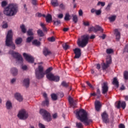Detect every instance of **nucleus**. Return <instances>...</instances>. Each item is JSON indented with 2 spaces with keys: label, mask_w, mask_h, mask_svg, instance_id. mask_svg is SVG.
<instances>
[{
  "label": "nucleus",
  "mask_w": 128,
  "mask_h": 128,
  "mask_svg": "<svg viewBox=\"0 0 128 128\" xmlns=\"http://www.w3.org/2000/svg\"><path fill=\"white\" fill-rule=\"evenodd\" d=\"M76 114L78 120H80L82 122H84L85 126H89L90 122H92V120L88 118V112L84 109H80L77 111Z\"/></svg>",
  "instance_id": "nucleus-1"
},
{
  "label": "nucleus",
  "mask_w": 128,
  "mask_h": 128,
  "mask_svg": "<svg viewBox=\"0 0 128 128\" xmlns=\"http://www.w3.org/2000/svg\"><path fill=\"white\" fill-rule=\"evenodd\" d=\"M18 12V6L14 4H9L6 8H4V14L7 16H14Z\"/></svg>",
  "instance_id": "nucleus-2"
},
{
  "label": "nucleus",
  "mask_w": 128,
  "mask_h": 128,
  "mask_svg": "<svg viewBox=\"0 0 128 128\" xmlns=\"http://www.w3.org/2000/svg\"><path fill=\"white\" fill-rule=\"evenodd\" d=\"M52 70V67H50L47 68L45 72H44V66H38V68L35 70V74L36 78L38 80H40L44 76V74H50V72Z\"/></svg>",
  "instance_id": "nucleus-3"
},
{
  "label": "nucleus",
  "mask_w": 128,
  "mask_h": 128,
  "mask_svg": "<svg viewBox=\"0 0 128 128\" xmlns=\"http://www.w3.org/2000/svg\"><path fill=\"white\" fill-rule=\"evenodd\" d=\"M5 42L6 46L11 48L12 50H16V45L12 42V30L8 31Z\"/></svg>",
  "instance_id": "nucleus-4"
},
{
  "label": "nucleus",
  "mask_w": 128,
  "mask_h": 128,
  "mask_svg": "<svg viewBox=\"0 0 128 128\" xmlns=\"http://www.w3.org/2000/svg\"><path fill=\"white\" fill-rule=\"evenodd\" d=\"M90 37L88 35H83L80 38H78L77 40V44L80 48H84L88 44V40Z\"/></svg>",
  "instance_id": "nucleus-5"
},
{
  "label": "nucleus",
  "mask_w": 128,
  "mask_h": 128,
  "mask_svg": "<svg viewBox=\"0 0 128 128\" xmlns=\"http://www.w3.org/2000/svg\"><path fill=\"white\" fill-rule=\"evenodd\" d=\"M40 114L43 116L44 120H46V122H48L52 120V116L50 115V113L48 112L46 110L40 109Z\"/></svg>",
  "instance_id": "nucleus-6"
},
{
  "label": "nucleus",
  "mask_w": 128,
  "mask_h": 128,
  "mask_svg": "<svg viewBox=\"0 0 128 128\" xmlns=\"http://www.w3.org/2000/svg\"><path fill=\"white\" fill-rule=\"evenodd\" d=\"M18 116L20 120H24L28 118V112L24 109L20 110L18 114Z\"/></svg>",
  "instance_id": "nucleus-7"
},
{
  "label": "nucleus",
  "mask_w": 128,
  "mask_h": 128,
  "mask_svg": "<svg viewBox=\"0 0 128 128\" xmlns=\"http://www.w3.org/2000/svg\"><path fill=\"white\" fill-rule=\"evenodd\" d=\"M9 54H12L14 58H16V60L20 62V64H23L24 62V59L22 58V55L20 54L18 52H14L12 50H10L9 52Z\"/></svg>",
  "instance_id": "nucleus-8"
},
{
  "label": "nucleus",
  "mask_w": 128,
  "mask_h": 128,
  "mask_svg": "<svg viewBox=\"0 0 128 128\" xmlns=\"http://www.w3.org/2000/svg\"><path fill=\"white\" fill-rule=\"evenodd\" d=\"M46 78L48 80L51 82H60V76H54L52 73H49L46 74Z\"/></svg>",
  "instance_id": "nucleus-9"
},
{
  "label": "nucleus",
  "mask_w": 128,
  "mask_h": 128,
  "mask_svg": "<svg viewBox=\"0 0 128 128\" xmlns=\"http://www.w3.org/2000/svg\"><path fill=\"white\" fill-rule=\"evenodd\" d=\"M23 56L28 62H30V64H34V58L32 56L26 54V53H24Z\"/></svg>",
  "instance_id": "nucleus-10"
},
{
  "label": "nucleus",
  "mask_w": 128,
  "mask_h": 128,
  "mask_svg": "<svg viewBox=\"0 0 128 128\" xmlns=\"http://www.w3.org/2000/svg\"><path fill=\"white\" fill-rule=\"evenodd\" d=\"M23 56L28 62H30V64H34V58L32 56L26 54V53H24Z\"/></svg>",
  "instance_id": "nucleus-11"
},
{
  "label": "nucleus",
  "mask_w": 128,
  "mask_h": 128,
  "mask_svg": "<svg viewBox=\"0 0 128 128\" xmlns=\"http://www.w3.org/2000/svg\"><path fill=\"white\" fill-rule=\"evenodd\" d=\"M102 94H107L108 92V86L107 82H104L102 84Z\"/></svg>",
  "instance_id": "nucleus-12"
},
{
  "label": "nucleus",
  "mask_w": 128,
  "mask_h": 128,
  "mask_svg": "<svg viewBox=\"0 0 128 128\" xmlns=\"http://www.w3.org/2000/svg\"><path fill=\"white\" fill-rule=\"evenodd\" d=\"M101 116L102 118V120L104 124H108L110 122V119H108V114L106 112L104 111L103 112Z\"/></svg>",
  "instance_id": "nucleus-13"
},
{
  "label": "nucleus",
  "mask_w": 128,
  "mask_h": 128,
  "mask_svg": "<svg viewBox=\"0 0 128 128\" xmlns=\"http://www.w3.org/2000/svg\"><path fill=\"white\" fill-rule=\"evenodd\" d=\"M74 52L75 54L74 58H80V56H82V50L80 48H76L74 50Z\"/></svg>",
  "instance_id": "nucleus-14"
},
{
  "label": "nucleus",
  "mask_w": 128,
  "mask_h": 128,
  "mask_svg": "<svg viewBox=\"0 0 128 128\" xmlns=\"http://www.w3.org/2000/svg\"><path fill=\"white\" fill-rule=\"evenodd\" d=\"M43 96L45 100L42 102L43 106H48V104H50V101L48 100V94H46V93H44Z\"/></svg>",
  "instance_id": "nucleus-15"
},
{
  "label": "nucleus",
  "mask_w": 128,
  "mask_h": 128,
  "mask_svg": "<svg viewBox=\"0 0 128 128\" xmlns=\"http://www.w3.org/2000/svg\"><path fill=\"white\" fill-rule=\"evenodd\" d=\"M126 102H122L120 101H118L116 105L117 108H122L123 110H124L126 108Z\"/></svg>",
  "instance_id": "nucleus-16"
},
{
  "label": "nucleus",
  "mask_w": 128,
  "mask_h": 128,
  "mask_svg": "<svg viewBox=\"0 0 128 128\" xmlns=\"http://www.w3.org/2000/svg\"><path fill=\"white\" fill-rule=\"evenodd\" d=\"M102 108V104H100V102L98 100L95 101V108L97 112H100V110Z\"/></svg>",
  "instance_id": "nucleus-17"
},
{
  "label": "nucleus",
  "mask_w": 128,
  "mask_h": 128,
  "mask_svg": "<svg viewBox=\"0 0 128 128\" xmlns=\"http://www.w3.org/2000/svg\"><path fill=\"white\" fill-rule=\"evenodd\" d=\"M68 101H69V103L70 104L71 106H72L73 108H76V102L74 101V99L72 97L70 96L68 98Z\"/></svg>",
  "instance_id": "nucleus-18"
},
{
  "label": "nucleus",
  "mask_w": 128,
  "mask_h": 128,
  "mask_svg": "<svg viewBox=\"0 0 128 128\" xmlns=\"http://www.w3.org/2000/svg\"><path fill=\"white\" fill-rule=\"evenodd\" d=\"M114 32V34H116V40H120V32H118V29H115Z\"/></svg>",
  "instance_id": "nucleus-19"
},
{
  "label": "nucleus",
  "mask_w": 128,
  "mask_h": 128,
  "mask_svg": "<svg viewBox=\"0 0 128 128\" xmlns=\"http://www.w3.org/2000/svg\"><path fill=\"white\" fill-rule=\"evenodd\" d=\"M10 72L14 76H18V69L16 68H12L10 70Z\"/></svg>",
  "instance_id": "nucleus-20"
},
{
  "label": "nucleus",
  "mask_w": 128,
  "mask_h": 128,
  "mask_svg": "<svg viewBox=\"0 0 128 128\" xmlns=\"http://www.w3.org/2000/svg\"><path fill=\"white\" fill-rule=\"evenodd\" d=\"M23 84L26 88L30 86V78H26L24 80Z\"/></svg>",
  "instance_id": "nucleus-21"
},
{
  "label": "nucleus",
  "mask_w": 128,
  "mask_h": 128,
  "mask_svg": "<svg viewBox=\"0 0 128 128\" xmlns=\"http://www.w3.org/2000/svg\"><path fill=\"white\" fill-rule=\"evenodd\" d=\"M43 54L45 56H50V54H52V52L48 50V49L46 48H44L43 50Z\"/></svg>",
  "instance_id": "nucleus-22"
},
{
  "label": "nucleus",
  "mask_w": 128,
  "mask_h": 128,
  "mask_svg": "<svg viewBox=\"0 0 128 128\" xmlns=\"http://www.w3.org/2000/svg\"><path fill=\"white\" fill-rule=\"evenodd\" d=\"M15 98L18 102H22L23 98L22 95L19 93H16L14 95Z\"/></svg>",
  "instance_id": "nucleus-23"
},
{
  "label": "nucleus",
  "mask_w": 128,
  "mask_h": 128,
  "mask_svg": "<svg viewBox=\"0 0 128 128\" xmlns=\"http://www.w3.org/2000/svg\"><path fill=\"white\" fill-rule=\"evenodd\" d=\"M112 84L114 86H116L117 88H118L120 84H119L118 80V78H116V77H115L113 78V81L112 82Z\"/></svg>",
  "instance_id": "nucleus-24"
},
{
  "label": "nucleus",
  "mask_w": 128,
  "mask_h": 128,
  "mask_svg": "<svg viewBox=\"0 0 128 128\" xmlns=\"http://www.w3.org/2000/svg\"><path fill=\"white\" fill-rule=\"evenodd\" d=\"M6 106L7 110H12V104L10 101L8 100L6 104Z\"/></svg>",
  "instance_id": "nucleus-25"
},
{
  "label": "nucleus",
  "mask_w": 128,
  "mask_h": 128,
  "mask_svg": "<svg viewBox=\"0 0 128 128\" xmlns=\"http://www.w3.org/2000/svg\"><path fill=\"white\" fill-rule=\"evenodd\" d=\"M51 4L54 8H56V6H58V0H51Z\"/></svg>",
  "instance_id": "nucleus-26"
},
{
  "label": "nucleus",
  "mask_w": 128,
  "mask_h": 128,
  "mask_svg": "<svg viewBox=\"0 0 128 128\" xmlns=\"http://www.w3.org/2000/svg\"><path fill=\"white\" fill-rule=\"evenodd\" d=\"M95 28L96 32H104V29H102V28L98 25H96L95 26Z\"/></svg>",
  "instance_id": "nucleus-27"
},
{
  "label": "nucleus",
  "mask_w": 128,
  "mask_h": 128,
  "mask_svg": "<svg viewBox=\"0 0 128 128\" xmlns=\"http://www.w3.org/2000/svg\"><path fill=\"white\" fill-rule=\"evenodd\" d=\"M37 34L38 36L40 38H42V36H44V33L41 30H37Z\"/></svg>",
  "instance_id": "nucleus-28"
},
{
  "label": "nucleus",
  "mask_w": 128,
  "mask_h": 128,
  "mask_svg": "<svg viewBox=\"0 0 128 128\" xmlns=\"http://www.w3.org/2000/svg\"><path fill=\"white\" fill-rule=\"evenodd\" d=\"M52 20V15L48 14L46 16V22H50Z\"/></svg>",
  "instance_id": "nucleus-29"
},
{
  "label": "nucleus",
  "mask_w": 128,
  "mask_h": 128,
  "mask_svg": "<svg viewBox=\"0 0 128 128\" xmlns=\"http://www.w3.org/2000/svg\"><path fill=\"white\" fill-rule=\"evenodd\" d=\"M32 44L36 46H40V42L37 40H34V41L32 42Z\"/></svg>",
  "instance_id": "nucleus-30"
},
{
  "label": "nucleus",
  "mask_w": 128,
  "mask_h": 128,
  "mask_svg": "<svg viewBox=\"0 0 128 128\" xmlns=\"http://www.w3.org/2000/svg\"><path fill=\"white\" fill-rule=\"evenodd\" d=\"M22 42V38H18L15 40L16 44H20Z\"/></svg>",
  "instance_id": "nucleus-31"
},
{
  "label": "nucleus",
  "mask_w": 128,
  "mask_h": 128,
  "mask_svg": "<svg viewBox=\"0 0 128 128\" xmlns=\"http://www.w3.org/2000/svg\"><path fill=\"white\" fill-rule=\"evenodd\" d=\"M70 14L68 13H66L65 14V16L64 18V20H66V22H68V20H70Z\"/></svg>",
  "instance_id": "nucleus-32"
},
{
  "label": "nucleus",
  "mask_w": 128,
  "mask_h": 128,
  "mask_svg": "<svg viewBox=\"0 0 128 128\" xmlns=\"http://www.w3.org/2000/svg\"><path fill=\"white\" fill-rule=\"evenodd\" d=\"M72 20L74 22V23L77 24L78 20V16L76 15L72 14Z\"/></svg>",
  "instance_id": "nucleus-33"
},
{
  "label": "nucleus",
  "mask_w": 128,
  "mask_h": 128,
  "mask_svg": "<svg viewBox=\"0 0 128 128\" xmlns=\"http://www.w3.org/2000/svg\"><path fill=\"white\" fill-rule=\"evenodd\" d=\"M61 86H63V88H68V86H70V84L68 83H66V81H63L62 82V84H61Z\"/></svg>",
  "instance_id": "nucleus-34"
},
{
  "label": "nucleus",
  "mask_w": 128,
  "mask_h": 128,
  "mask_svg": "<svg viewBox=\"0 0 128 128\" xmlns=\"http://www.w3.org/2000/svg\"><path fill=\"white\" fill-rule=\"evenodd\" d=\"M20 28H21L22 32L23 34H26V26L24 24L20 26Z\"/></svg>",
  "instance_id": "nucleus-35"
},
{
  "label": "nucleus",
  "mask_w": 128,
  "mask_h": 128,
  "mask_svg": "<svg viewBox=\"0 0 128 128\" xmlns=\"http://www.w3.org/2000/svg\"><path fill=\"white\" fill-rule=\"evenodd\" d=\"M51 98L52 100H58V96L56 94H51Z\"/></svg>",
  "instance_id": "nucleus-36"
},
{
  "label": "nucleus",
  "mask_w": 128,
  "mask_h": 128,
  "mask_svg": "<svg viewBox=\"0 0 128 128\" xmlns=\"http://www.w3.org/2000/svg\"><path fill=\"white\" fill-rule=\"evenodd\" d=\"M116 16H112L111 17L108 18V20L111 22H114V20H116Z\"/></svg>",
  "instance_id": "nucleus-37"
},
{
  "label": "nucleus",
  "mask_w": 128,
  "mask_h": 128,
  "mask_svg": "<svg viewBox=\"0 0 128 128\" xmlns=\"http://www.w3.org/2000/svg\"><path fill=\"white\" fill-rule=\"evenodd\" d=\"M32 30H33L32 29H28V30L27 32L28 36H34V32H32Z\"/></svg>",
  "instance_id": "nucleus-38"
},
{
  "label": "nucleus",
  "mask_w": 128,
  "mask_h": 128,
  "mask_svg": "<svg viewBox=\"0 0 128 128\" xmlns=\"http://www.w3.org/2000/svg\"><path fill=\"white\" fill-rule=\"evenodd\" d=\"M40 26L42 28L44 32H48V30L46 29V25L44 24V23H40Z\"/></svg>",
  "instance_id": "nucleus-39"
},
{
  "label": "nucleus",
  "mask_w": 128,
  "mask_h": 128,
  "mask_svg": "<svg viewBox=\"0 0 128 128\" xmlns=\"http://www.w3.org/2000/svg\"><path fill=\"white\" fill-rule=\"evenodd\" d=\"M62 48L65 50H68V48H70V46L68 45L66 43H65L62 44Z\"/></svg>",
  "instance_id": "nucleus-40"
},
{
  "label": "nucleus",
  "mask_w": 128,
  "mask_h": 128,
  "mask_svg": "<svg viewBox=\"0 0 128 128\" xmlns=\"http://www.w3.org/2000/svg\"><path fill=\"white\" fill-rule=\"evenodd\" d=\"M124 80H128V71H125L124 72Z\"/></svg>",
  "instance_id": "nucleus-41"
},
{
  "label": "nucleus",
  "mask_w": 128,
  "mask_h": 128,
  "mask_svg": "<svg viewBox=\"0 0 128 128\" xmlns=\"http://www.w3.org/2000/svg\"><path fill=\"white\" fill-rule=\"evenodd\" d=\"M108 66H110V65H108L107 63L106 64L105 63H104L102 65V70H106V68H108Z\"/></svg>",
  "instance_id": "nucleus-42"
},
{
  "label": "nucleus",
  "mask_w": 128,
  "mask_h": 128,
  "mask_svg": "<svg viewBox=\"0 0 128 128\" xmlns=\"http://www.w3.org/2000/svg\"><path fill=\"white\" fill-rule=\"evenodd\" d=\"M106 52L108 54H112V52H114V50L108 48L106 50Z\"/></svg>",
  "instance_id": "nucleus-43"
},
{
  "label": "nucleus",
  "mask_w": 128,
  "mask_h": 128,
  "mask_svg": "<svg viewBox=\"0 0 128 128\" xmlns=\"http://www.w3.org/2000/svg\"><path fill=\"white\" fill-rule=\"evenodd\" d=\"M76 126L78 128H84V126H82V124L80 122L76 123Z\"/></svg>",
  "instance_id": "nucleus-44"
},
{
  "label": "nucleus",
  "mask_w": 128,
  "mask_h": 128,
  "mask_svg": "<svg viewBox=\"0 0 128 128\" xmlns=\"http://www.w3.org/2000/svg\"><path fill=\"white\" fill-rule=\"evenodd\" d=\"M48 42H54L56 41V38H54V36H52L51 38H48Z\"/></svg>",
  "instance_id": "nucleus-45"
},
{
  "label": "nucleus",
  "mask_w": 128,
  "mask_h": 128,
  "mask_svg": "<svg viewBox=\"0 0 128 128\" xmlns=\"http://www.w3.org/2000/svg\"><path fill=\"white\" fill-rule=\"evenodd\" d=\"M32 40H34V36H30L28 37L26 39V42H30Z\"/></svg>",
  "instance_id": "nucleus-46"
},
{
  "label": "nucleus",
  "mask_w": 128,
  "mask_h": 128,
  "mask_svg": "<svg viewBox=\"0 0 128 128\" xmlns=\"http://www.w3.org/2000/svg\"><path fill=\"white\" fill-rule=\"evenodd\" d=\"M112 5V3H109L106 8V10H110Z\"/></svg>",
  "instance_id": "nucleus-47"
},
{
  "label": "nucleus",
  "mask_w": 128,
  "mask_h": 128,
  "mask_svg": "<svg viewBox=\"0 0 128 128\" xmlns=\"http://www.w3.org/2000/svg\"><path fill=\"white\" fill-rule=\"evenodd\" d=\"M7 4H8V2L6 1H2V8H4V6H6Z\"/></svg>",
  "instance_id": "nucleus-48"
},
{
  "label": "nucleus",
  "mask_w": 128,
  "mask_h": 128,
  "mask_svg": "<svg viewBox=\"0 0 128 128\" xmlns=\"http://www.w3.org/2000/svg\"><path fill=\"white\" fill-rule=\"evenodd\" d=\"M96 95H97V98H99L100 97V90L99 88L97 89L96 90Z\"/></svg>",
  "instance_id": "nucleus-49"
},
{
  "label": "nucleus",
  "mask_w": 128,
  "mask_h": 128,
  "mask_svg": "<svg viewBox=\"0 0 128 128\" xmlns=\"http://www.w3.org/2000/svg\"><path fill=\"white\" fill-rule=\"evenodd\" d=\"M98 6L101 5V6H106V2H98Z\"/></svg>",
  "instance_id": "nucleus-50"
},
{
  "label": "nucleus",
  "mask_w": 128,
  "mask_h": 128,
  "mask_svg": "<svg viewBox=\"0 0 128 128\" xmlns=\"http://www.w3.org/2000/svg\"><path fill=\"white\" fill-rule=\"evenodd\" d=\"M106 64L109 66H110V64H112V58H107Z\"/></svg>",
  "instance_id": "nucleus-51"
},
{
  "label": "nucleus",
  "mask_w": 128,
  "mask_h": 128,
  "mask_svg": "<svg viewBox=\"0 0 128 128\" xmlns=\"http://www.w3.org/2000/svg\"><path fill=\"white\" fill-rule=\"evenodd\" d=\"M89 32H96V27H91L89 29Z\"/></svg>",
  "instance_id": "nucleus-52"
},
{
  "label": "nucleus",
  "mask_w": 128,
  "mask_h": 128,
  "mask_svg": "<svg viewBox=\"0 0 128 128\" xmlns=\"http://www.w3.org/2000/svg\"><path fill=\"white\" fill-rule=\"evenodd\" d=\"M54 24L55 26H58V24H60V20L54 21Z\"/></svg>",
  "instance_id": "nucleus-53"
},
{
  "label": "nucleus",
  "mask_w": 128,
  "mask_h": 128,
  "mask_svg": "<svg viewBox=\"0 0 128 128\" xmlns=\"http://www.w3.org/2000/svg\"><path fill=\"white\" fill-rule=\"evenodd\" d=\"M59 8H61V10H64L66 6L64 4H61L59 5Z\"/></svg>",
  "instance_id": "nucleus-54"
},
{
  "label": "nucleus",
  "mask_w": 128,
  "mask_h": 128,
  "mask_svg": "<svg viewBox=\"0 0 128 128\" xmlns=\"http://www.w3.org/2000/svg\"><path fill=\"white\" fill-rule=\"evenodd\" d=\"M32 0V4H33V6H36L38 4V0Z\"/></svg>",
  "instance_id": "nucleus-55"
},
{
  "label": "nucleus",
  "mask_w": 128,
  "mask_h": 128,
  "mask_svg": "<svg viewBox=\"0 0 128 128\" xmlns=\"http://www.w3.org/2000/svg\"><path fill=\"white\" fill-rule=\"evenodd\" d=\"M83 24L85 26H90V23L88 22L83 21Z\"/></svg>",
  "instance_id": "nucleus-56"
},
{
  "label": "nucleus",
  "mask_w": 128,
  "mask_h": 128,
  "mask_svg": "<svg viewBox=\"0 0 128 128\" xmlns=\"http://www.w3.org/2000/svg\"><path fill=\"white\" fill-rule=\"evenodd\" d=\"M86 84L88 86H90V88H94V86L88 81L86 82Z\"/></svg>",
  "instance_id": "nucleus-57"
},
{
  "label": "nucleus",
  "mask_w": 128,
  "mask_h": 128,
  "mask_svg": "<svg viewBox=\"0 0 128 128\" xmlns=\"http://www.w3.org/2000/svg\"><path fill=\"white\" fill-rule=\"evenodd\" d=\"M38 126L40 128H46V126L42 123H39Z\"/></svg>",
  "instance_id": "nucleus-58"
},
{
  "label": "nucleus",
  "mask_w": 128,
  "mask_h": 128,
  "mask_svg": "<svg viewBox=\"0 0 128 128\" xmlns=\"http://www.w3.org/2000/svg\"><path fill=\"white\" fill-rule=\"evenodd\" d=\"M96 16H100L102 14V11L100 10H96Z\"/></svg>",
  "instance_id": "nucleus-59"
},
{
  "label": "nucleus",
  "mask_w": 128,
  "mask_h": 128,
  "mask_svg": "<svg viewBox=\"0 0 128 128\" xmlns=\"http://www.w3.org/2000/svg\"><path fill=\"white\" fill-rule=\"evenodd\" d=\"M84 12H82V9H80L78 12V14L80 16H82Z\"/></svg>",
  "instance_id": "nucleus-60"
},
{
  "label": "nucleus",
  "mask_w": 128,
  "mask_h": 128,
  "mask_svg": "<svg viewBox=\"0 0 128 128\" xmlns=\"http://www.w3.org/2000/svg\"><path fill=\"white\" fill-rule=\"evenodd\" d=\"M36 16H38V18H42V14L40 13H37Z\"/></svg>",
  "instance_id": "nucleus-61"
},
{
  "label": "nucleus",
  "mask_w": 128,
  "mask_h": 128,
  "mask_svg": "<svg viewBox=\"0 0 128 128\" xmlns=\"http://www.w3.org/2000/svg\"><path fill=\"white\" fill-rule=\"evenodd\" d=\"M64 18V14H60L58 15V18Z\"/></svg>",
  "instance_id": "nucleus-62"
},
{
  "label": "nucleus",
  "mask_w": 128,
  "mask_h": 128,
  "mask_svg": "<svg viewBox=\"0 0 128 128\" xmlns=\"http://www.w3.org/2000/svg\"><path fill=\"white\" fill-rule=\"evenodd\" d=\"M8 26V24L6 23V24L2 25V28H7Z\"/></svg>",
  "instance_id": "nucleus-63"
},
{
  "label": "nucleus",
  "mask_w": 128,
  "mask_h": 128,
  "mask_svg": "<svg viewBox=\"0 0 128 128\" xmlns=\"http://www.w3.org/2000/svg\"><path fill=\"white\" fill-rule=\"evenodd\" d=\"M119 128H126V126L124 124H120L119 125Z\"/></svg>",
  "instance_id": "nucleus-64"
}]
</instances>
